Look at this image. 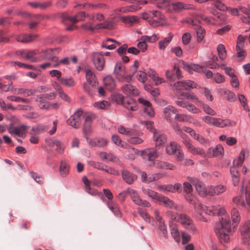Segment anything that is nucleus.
Here are the masks:
<instances>
[{
	"instance_id": "09e8293b",
	"label": "nucleus",
	"mask_w": 250,
	"mask_h": 250,
	"mask_svg": "<svg viewBox=\"0 0 250 250\" xmlns=\"http://www.w3.org/2000/svg\"><path fill=\"white\" fill-rule=\"evenodd\" d=\"M108 206L116 216L119 217H121L122 213L119 209V206L117 204L112 201H110L108 203Z\"/></svg>"
},
{
	"instance_id": "72a5a7b5",
	"label": "nucleus",
	"mask_w": 250,
	"mask_h": 250,
	"mask_svg": "<svg viewBox=\"0 0 250 250\" xmlns=\"http://www.w3.org/2000/svg\"><path fill=\"white\" fill-rule=\"evenodd\" d=\"M123 92L127 95L136 96L139 94L138 89L131 84H124L122 86Z\"/></svg>"
},
{
	"instance_id": "8fccbe9b",
	"label": "nucleus",
	"mask_w": 250,
	"mask_h": 250,
	"mask_svg": "<svg viewBox=\"0 0 250 250\" xmlns=\"http://www.w3.org/2000/svg\"><path fill=\"white\" fill-rule=\"evenodd\" d=\"M149 24L153 27L158 26H165L166 23L165 22V20H161L158 18H155L153 19H150L147 21Z\"/></svg>"
},
{
	"instance_id": "c9c22d12",
	"label": "nucleus",
	"mask_w": 250,
	"mask_h": 250,
	"mask_svg": "<svg viewBox=\"0 0 250 250\" xmlns=\"http://www.w3.org/2000/svg\"><path fill=\"white\" fill-rule=\"evenodd\" d=\"M149 166H155L158 168L161 169H167L170 170H174L176 168V166L170 163H168L166 162L157 161L154 162V165H148Z\"/></svg>"
},
{
	"instance_id": "3c124183",
	"label": "nucleus",
	"mask_w": 250,
	"mask_h": 250,
	"mask_svg": "<svg viewBox=\"0 0 250 250\" xmlns=\"http://www.w3.org/2000/svg\"><path fill=\"white\" fill-rule=\"evenodd\" d=\"M220 93L229 101H233L235 100L234 94L228 89H222L220 90Z\"/></svg>"
},
{
	"instance_id": "1a4fd4ad",
	"label": "nucleus",
	"mask_w": 250,
	"mask_h": 250,
	"mask_svg": "<svg viewBox=\"0 0 250 250\" xmlns=\"http://www.w3.org/2000/svg\"><path fill=\"white\" fill-rule=\"evenodd\" d=\"M141 155L144 160L150 162L149 165H154V160L158 157L159 153L156 148H148L143 150Z\"/></svg>"
},
{
	"instance_id": "5701e85b",
	"label": "nucleus",
	"mask_w": 250,
	"mask_h": 250,
	"mask_svg": "<svg viewBox=\"0 0 250 250\" xmlns=\"http://www.w3.org/2000/svg\"><path fill=\"white\" fill-rule=\"evenodd\" d=\"M84 123L83 127V131L87 134L91 131V124L93 120L96 118V115L93 114H84Z\"/></svg>"
},
{
	"instance_id": "13d9d810",
	"label": "nucleus",
	"mask_w": 250,
	"mask_h": 250,
	"mask_svg": "<svg viewBox=\"0 0 250 250\" xmlns=\"http://www.w3.org/2000/svg\"><path fill=\"white\" fill-rule=\"evenodd\" d=\"M142 191L145 194L147 195L152 199L157 200L159 196L157 192L147 188H143Z\"/></svg>"
},
{
	"instance_id": "f257e3e1",
	"label": "nucleus",
	"mask_w": 250,
	"mask_h": 250,
	"mask_svg": "<svg viewBox=\"0 0 250 250\" xmlns=\"http://www.w3.org/2000/svg\"><path fill=\"white\" fill-rule=\"evenodd\" d=\"M220 219V224L216 227L215 232L221 241L228 242L229 236L234 231L236 225L240 220V216L238 210L234 208L231 209V216L233 222L231 227V222L229 216L225 215Z\"/></svg>"
},
{
	"instance_id": "ea45409f",
	"label": "nucleus",
	"mask_w": 250,
	"mask_h": 250,
	"mask_svg": "<svg viewBox=\"0 0 250 250\" xmlns=\"http://www.w3.org/2000/svg\"><path fill=\"white\" fill-rule=\"evenodd\" d=\"M239 9L242 13L247 16V17L242 16L241 17L242 21L244 23L250 24V5H248L247 7L240 6Z\"/></svg>"
},
{
	"instance_id": "4c0bfd02",
	"label": "nucleus",
	"mask_w": 250,
	"mask_h": 250,
	"mask_svg": "<svg viewBox=\"0 0 250 250\" xmlns=\"http://www.w3.org/2000/svg\"><path fill=\"white\" fill-rule=\"evenodd\" d=\"M177 96L179 99H183V96H184L187 99L191 101L197 105L201 102L197 96L193 93L182 92L180 95H177Z\"/></svg>"
},
{
	"instance_id": "4be33fe9",
	"label": "nucleus",
	"mask_w": 250,
	"mask_h": 250,
	"mask_svg": "<svg viewBox=\"0 0 250 250\" xmlns=\"http://www.w3.org/2000/svg\"><path fill=\"white\" fill-rule=\"evenodd\" d=\"M236 123L234 122H231L229 119H222L221 118H214L212 125L223 128L226 126H232L235 125Z\"/></svg>"
},
{
	"instance_id": "c85d7f7f",
	"label": "nucleus",
	"mask_w": 250,
	"mask_h": 250,
	"mask_svg": "<svg viewBox=\"0 0 250 250\" xmlns=\"http://www.w3.org/2000/svg\"><path fill=\"white\" fill-rule=\"evenodd\" d=\"M139 103L144 106V111L149 117L154 115V112L151 107L150 103L142 98H139L138 100Z\"/></svg>"
},
{
	"instance_id": "6ab92c4d",
	"label": "nucleus",
	"mask_w": 250,
	"mask_h": 250,
	"mask_svg": "<svg viewBox=\"0 0 250 250\" xmlns=\"http://www.w3.org/2000/svg\"><path fill=\"white\" fill-rule=\"evenodd\" d=\"M85 17L84 12H80L75 17H70L66 14H63L62 15V19L63 22L69 21L71 23H75L80 21L83 20Z\"/></svg>"
},
{
	"instance_id": "412c9836",
	"label": "nucleus",
	"mask_w": 250,
	"mask_h": 250,
	"mask_svg": "<svg viewBox=\"0 0 250 250\" xmlns=\"http://www.w3.org/2000/svg\"><path fill=\"white\" fill-rule=\"evenodd\" d=\"M82 26L83 29H84L86 30H88L93 32L95 30L99 29H110L111 28V25L110 23L104 22L99 23L96 25L95 26H93L92 24L90 22H89L83 24L82 25Z\"/></svg>"
},
{
	"instance_id": "e433bc0d",
	"label": "nucleus",
	"mask_w": 250,
	"mask_h": 250,
	"mask_svg": "<svg viewBox=\"0 0 250 250\" xmlns=\"http://www.w3.org/2000/svg\"><path fill=\"white\" fill-rule=\"evenodd\" d=\"M37 37V35L34 34H23L17 36L15 39L19 42L27 43L34 41Z\"/></svg>"
},
{
	"instance_id": "37998d69",
	"label": "nucleus",
	"mask_w": 250,
	"mask_h": 250,
	"mask_svg": "<svg viewBox=\"0 0 250 250\" xmlns=\"http://www.w3.org/2000/svg\"><path fill=\"white\" fill-rule=\"evenodd\" d=\"M181 148L180 146L175 142H171L166 147V152L168 155H173Z\"/></svg>"
},
{
	"instance_id": "052dcab7",
	"label": "nucleus",
	"mask_w": 250,
	"mask_h": 250,
	"mask_svg": "<svg viewBox=\"0 0 250 250\" xmlns=\"http://www.w3.org/2000/svg\"><path fill=\"white\" fill-rule=\"evenodd\" d=\"M211 1L214 2V6L219 10L226 11L228 9L227 6L222 2V0H213Z\"/></svg>"
},
{
	"instance_id": "f3484780",
	"label": "nucleus",
	"mask_w": 250,
	"mask_h": 250,
	"mask_svg": "<svg viewBox=\"0 0 250 250\" xmlns=\"http://www.w3.org/2000/svg\"><path fill=\"white\" fill-rule=\"evenodd\" d=\"M156 200L159 202L160 205L164 206L165 208L177 210V205L167 197L159 195Z\"/></svg>"
},
{
	"instance_id": "a211bd4d",
	"label": "nucleus",
	"mask_w": 250,
	"mask_h": 250,
	"mask_svg": "<svg viewBox=\"0 0 250 250\" xmlns=\"http://www.w3.org/2000/svg\"><path fill=\"white\" fill-rule=\"evenodd\" d=\"M180 66L188 71L189 73H192L193 71L201 73L204 71V67L195 64H188L186 62L181 61L179 62Z\"/></svg>"
},
{
	"instance_id": "e2e57ef3",
	"label": "nucleus",
	"mask_w": 250,
	"mask_h": 250,
	"mask_svg": "<svg viewBox=\"0 0 250 250\" xmlns=\"http://www.w3.org/2000/svg\"><path fill=\"white\" fill-rule=\"evenodd\" d=\"M237 57L239 61H243L247 55V52L243 49V47L236 48Z\"/></svg>"
},
{
	"instance_id": "58836bf2",
	"label": "nucleus",
	"mask_w": 250,
	"mask_h": 250,
	"mask_svg": "<svg viewBox=\"0 0 250 250\" xmlns=\"http://www.w3.org/2000/svg\"><path fill=\"white\" fill-rule=\"evenodd\" d=\"M42 57V59H47L54 62H57L58 60V57L54 56L53 51L52 49L43 51Z\"/></svg>"
},
{
	"instance_id": "5fc2aeb1",
	"label": "nucleus",
	"mask_w": 250,
	"mask_h": 250,
	"mask_svg": "<svg viewBox=\"0 0 250 250\" xmlns=\"http://www.w3.org/2000/svg\"><path fill=\"white\" fill-rule=\"evenodd\" d=\"M170 227L172 236L176 242H179L180 240V235L177 227L175 225H172Z\"/></svg>"
},
{
	"instance_id": "9b49d317",
	"label": "nucleus",
	"mask_w": 250,
	"mask_h": 250,
	"mask_svg": "<svg viewBox=\"0 0 250 250\" xmlns=\"http://www.w3.org/2000/svg\"><path fill=\"white\" fill-rule=\"evenodd\" d=\"M127 192L133 202L136 205L145 207H150V204L148 201L141 199L138 193L135 190L128 188L127 189Z\"/></svg>"
},
{
	"instance_id": "69168bd1",
	"label": "nucleus",
	"mask_w": 250,
	"mask_h": 250,
	"mask_svg": "<svg viewBox=\"0 0 250 250\" xmlns=\"http://www.w3.org/2000/svg\"><path fill=\"white\" fill-rule=\"evenodd\" d=\"M159 39L158 34H153L151 36H143L141 37V40L145 41L146 42H154Z\"/></svg>"
},
{
	"instance_id": "f03ea898",
	"label": "nucleus",
	"mask_w": 250,
	"mask_h": 250,
	"mask_svg": "<svg viewBox=\"0 0 250 250\" xmlns=\"http://www.w3.org/2000/svg\"><path fill=\"white\" fill-rule=\"evenodd\" d=\"M178 135L182 139V142L185 146L188 151L193 155H199L202 157H205V152L203 148L195 147L191 143L190 139L182 131H179Z\"/></svg>"
},
{
	"instance_id": "f704fd0d",
	"label": "nucleus",
	"mask_w": 250,
	"mask_h": 250,
	"mask_svg": "<svg viewBox=\"0 0 250 250\" xmlns=\"http://www.w3.org/2000/svg\"><path fill=\"white\" fill-rule=\"evenodd\" d=\"M87 142L89 145L91 146L104 147L107 144V141L101 138H96L94 139L87 140Z\"/></svg>"
},
{
	"instance_id": "6e6d98bb",
	"label": "nucleus",
	"mask_w": 250,
	"mask_h": 250,
	"mask_svg": "<svg viewBox=\"0 0 250 250\" xmlns=\"http://www.w3.org/2000/svg\"><path fill=\"white\" fill-rule=\"evenodd\" d=\"M112 140L113 142L116 145L120 147L125 148H128L129 146L125 144L122 142L121 138L116 135H113L112 136Z\"/></svg>"
},
{
	"instance_id": "a878e982",
	"label": "nucleus",
	"mask_w": 250,
	"mask_h": 250,
	"mask_svg": "<svg viewBox=\"0 0 250 250\" xmlns=\"http://www.w3.org/2000/svg\"><path fill=\"white\" fill-rule=\"evenodd\" d=\"M29 126L24 125H20L10 129L9 131L12 134H15L21 138H25L26 136V130Z\"/></svg>"
},
{
	"instance_id": "7c9ffc66",
	"label": "nucleus",
	"mask_w": 250,
	"mask_h": 250,
	"mask_svg": "<svg viewBox=\"0 0 250 250\" xmlns=\"http://www.w3.org/2000/svg\"><path fill=\"white\" fill-rule=\"evenodd\" d=\"M177 112V110L174 106L168 105L165 107L163 110V116L168 121L172 120L173 116Z\"/></svg>"
},
{
	"instance_id": "aec40b11",
	"label": "nucleus",
	"mask_w": 250,
	"mask_h": 250,
	"mask_svg": "<svg viewBox=\"0 0 250 250\" xmlns=\"http://www.w3.org/2000/svg\"><path fill=\"white\" fill-rule=\"evenodd\" d=\"M224 154V148L221 145H217L215 147L209 148L205 153V158L208 156L209 158L222 156Z\"/></svg>"
},
{
	"instance_id": "ddd939ff",
	"label": "nucleus",
	"mask_w": 250,
	"mask_h": 250,
	"mask_svg": "<svg viewBox=\"0 0 250 250\" xmlns=\"http://www.w3.org/2000/svg\"><path fill=\"white\" fill-rule=\"evenodd\" d=\"M92 61L98 70L102 71L104 69L105 64L104 54L99 52L93 53L92 54Z\"/></svg>"
},
{
	"instance_id": "dca6fc26",
	"label": "nucleus",
	"mask_w": 250,
	"mask_h": 250,
	"mask_svg": "<svg viewBox=\"0 0 250 250\" xmlns=\"http://www.w3.org/2000/svg\"><path fill=\"white\" fill-rule=\"evenodd\" d=\"M154 215L155 220L159 223V229L160 230V233H161L162 236L165 238H167V227L164 223V221L162 218V217L160 215L159 211L155 209L154 211Z\"/></svg>"
},
{
	"instance_id": "338daca9",
	"label": "nucleus",
	"mask_w": 250,
	"mask_h": 250,
	"mask_svg": "<svg viewBox=\"0 0 250 250\" xmlns=\"http://www.w3.org/2000/svg\"><path fill=\"white\" fill-rule=\"evenodd\" d=\"M109 105V103L107 101H103L96 102L93 104V106L98 109H104Z\"/></svg>"
},
{
	"instance_id": "39448f33",
	"label": "nucleus",
	"mask_w": 250,
	"mask_h": 250,
	"mask_svg": "<svg viewBox=\"0 0 250 250\" xmlns=\"http://www.w3.org/2000/svg\"><path fill=\"white\" fill-rule=\"evenodd\" d=\"M85 72L86 82L84 83L83 88L88 94L92 95L93 91L91 87H96L98 84V82L95 74L91 69H86Z\"/></svg>"
},
{
	"instance_id": "2f4dec72",
	"label": "nucleus",
	"mask_w": 250,
	"mask_h": 250,
	"mask_svg": "<svg viewBox=\"0 0 250 250\" xmlns=\"http://www.w3.org/2000/svg\"><path fill=\"white\" fill-rule=\"evenodd\" d=\"M119 98L122 101V104L126 108L132 111H136L138 109L136 103L133 99H128L126 100H124L122 95H120Z\"/></svg>"
},
{
	"instance_id": "a18cd8bd",
	"label": "nucleus",
	"mask_w": 250,
	"mask_h": 250,
	"mask_svg": "<svg viewBox=\"0 0 250 250\" xmlns=\"http://www.w3.org/2000/svg\"><path fill=\"white\" fill-rule=\"evenodd\" d=\"M13 92H14L15 94H21L25 96H29L34 94L36 92V90L21 88L14 89L13 90Z\"/></svg>"
},
{
	"instance_id": "393cba45",
	"label": "nucleus",
	"mask_w": 250,
	"mask_h": 250,
	"mask_svg": "<svg viewBox=\"0 0 250 250\" xmlns=\"http://www.w3.org/2000/svg\"><path fill=\"white\" fill-rule=\"evenodd\" d=\"M158 188L163 192L174 193L177 191H181L182 185L180 183H176L174 185H160Z\"/></svg>"
},
{
	"instance_id": "20e7f679",
	"label": "nucleus",
	"mask_w": 250,
	"mask_h": 250,
	"mask_svg": "<svg viewBox=\"0 0 250 250\" xmlns=\"http://www.w3.org/2000/svg\"><path fill=\"white\" fill-rule=\"evenodd\" d=\"M195 209L200 214L203 212H205L208 215H214L218 214V215H224L226 213V211L224 208L220 206H209L207 207L202 204H198L195 206Z\"/></svg>"
},
{
	"instance_id": "774afa93",
	"label": "nucleus",
	"mask_w": 250,
	"mask_h": 250,
	"mask_svg": "<svg viewBox=\"0 0 250 250\" xmlns=\"http://www.w3.org/2000/svg\"><path fill=\"white\" fill-rule=\"evenodd\" d=\"M137 80L142 83H145L147 80L146 74L142 71H138L136 73Z\"/></svg>"
},
{
	"instance_id": "4468645a",
	"label": "nucleus",
	"mask_w": 250,
	"mask_h": 250,
	"mask_svg": "<svg viewBox=\"0 0 250 250\" xmlns=\"http://www.w3.org/2000/svg\"><path fill=\"white\" fill-rule=\"evenodd\" d=\"M189 24H192L194 26V29L196 30L197 35V42H201L204 39L206 33L205 29L197 24L198 21L189 19L187 21Z\"/></svg>"
},
{
	"instance_id": "423d86ee",
	"label": "nucleus",
	"mask_w": 250,
	"mask_h": 250,
	"mask_svg": "<svg viewBox=\"0 0 250 250\" xmlns=\"http://www.w3.org/2000/svg\"><path fill=\"white\" fill-rule=\"evenodd\" d=\"M114 73L117 79L122 82L130 83L133 76L132 75H126L125 67L121 62H118L116 64Z\"/></svg>"
},
{
	"instance_id": "b1692460",
	"label": "nucleus",
	"mask_w": 250,
	"mask_h": 250,
	"mask_svg": "<svg viewBox=\"0 0 250 250\" xmlns=\"http://www.w3.org/2000/svg\"><path fill=\"white\" fill-rule=\"evenodd\" d=\"M153 139L156 142V146H160L167 142V137L162 131L154 129Z\"/></svg>"
},
{
	"instance_id": "603ef678",
	"label": "nucleus",
	"mask_w": 250,
	"mask_h": 250,
	"mask_svg": "<svg viewBox=\"0 0 250 250\" xmlns=\"http://www.w3.org/2000/svg\"><path fill=\"white\" fill-rule=\"evenodd\" d=\"M198 106H201L203 111L207 114L214 116L216 114V112L213 110L208 104L203 103L201 101L199 104H198Z\"/></svg>"
},
{
	"instance_id": "49530a36",
	"label": "nucleus",
	"mask_w": 250,
	"mask_h": 250,
	"mask_svg": "<svg viewBox=\"0 0 250 250\" xmlns=\"http://www.w3.org/2000/svg\"><path fill=\"white\" fill-rule=\"evenodd\" d=\"M147 74L153 80L156 85L160 84L164 82V80L158 77L156 72L151 69L147 70Z\"/></svg>"
},
{
	"instance_id": "680f3d73",
	"label": "nucleus",
	"mask_w": 250,
	"mask_h": 250,
	"mask_svg": "<svg viewBox=\"0 0 250 250\" xmlns=\"http://www.w3.org/2000/svg\"><path fill=\"white\" fill-rule=\"evenodd\" d=\"M56 97V95L54 93L51 92L48 94H44L42 95H41L40 96H38L37 101L42 102L44 99H48L50 100H53L55 99Z\"/></svg>"
},
{
	"instance_id": "0e129e2a",
	"label": "nucleus",
	"mask_w": 250,
	"mask_h": 250,
	"mask_svg": "<svg viewBox=\"0 0 250 250\" xmlns=\"http://www.w3.org/2000/svg\"><path fill=\"white\" fill-rule=\"evenodd\" d=\"M173 8L175 10H181L182 9H188L190 8V5L185 4L182 2H178L173 4Z\"/></svg>"
},
{
	"instance_id": "f8f14e48",
	"label": "nucleus",
	"mask_w": 250,
	"mask_h": 250,
	"mask_svg": "<svg viewBox=\"0 0 250 250\" xmlns=\"http://www.w3.org/2000/svg\"><path fill=\"white\" fill-rule=\"evenodd\" d=\"M189 181L195 187L196 190L200 196L205 197L208 195H209L208 193V187H206L204 184L196 178H190Z\"/></svg>"
},
{
	"instance_id": "473e14b6",
	"label": "nucleus",
	"mask_w": 250,
	"mask_h": 250,
	"mask_svg": "<svg viewBox=\"0 0 250 250\" xmlns=\"http://www.w3.org/2000/svg\"><path fill=\"white\" fill-rule=\"evenodd\" d=\"M122 177L124 180L129 185L132 184L137 178L136 175L126 170L122 171Z\"/></svg>"
},
{
	"instance_id": "79ce46f5",
	"label": "nucleus",
	"mask_w": 250,
	"mask_h": 250,
	"mask_svg": "<svg viewBox=\"0 0 250 250\" xmlns=\"http://www.w3.org/2000/svg\"><path fill=\"white\" fill-rule=\"evenodd\" d=\"M60 174L62 177H66L69 173V167L65 161L62 160L59 167Z\"/></svg>"
},
{
	"instance_id": "4d7b16f0",
	"label": "nucleus",
	"mask_w": 250,
	"mask_h": 250,
	"mask_svg": "<svg viewBox=\"0 0 250 250\" xmlns=\"http://www.w3.org/2000/svg\"><path fill=\"white\" fill-rule=\"evenodd\" d=\"M217 50L219 58L222 60L225 59L227 57V51L225 46L222 44H219L217 47Z\"/></svg>"
},
{
	"instance_id": "0eeeda50",
	"label": "nucleus",
	"mask_w": 250,
	"mask_h": 250,
	"mask_svg": "<svg viewBox=\"0 0 250 250\" xmlns=\"http://www.w3.org/2000/svg\"><path fill=\"white\" fill-rule=\"evenodd\" d=\"M242 243L244 245H250V220L245 221L240 228Z\"/></svg>"
},
{
	"instance_id": "de8ad7c7",
	"label": "nucleus",
	"mask_w": 250,
	"mask_h": 250,
	"mask_svg": "<svg viewBox=\"0 0 250 250\" xmlns=\"http://www.w3.org/2000/svg\"><path fill=\"white\" fill-rule=\"evenodd\" d=\"M173 37V34L171 33H169L167 37L159 42L158 44L159 49L161 50L165 49L170 42Z\"/></svg>"
},
{
	"instance_id": "2eb2a0df",
	"label": "nucleus",
	"mask_w": 250,
	"mask_h": 250,
	"mask_svg": "<svg viewBox=\"0 0 250 250\" xmlns=\"http://www.w3.org/2000/svg\"><path fill=\"white\" fill-rule=\"evenodd\" d=\"M154 215L155 220L159 223V229L160 230V233H161L162 236L165 238H167V227L164 223V221L162 218V217L160 215L159 211L155 209L154 211Z\"/></svg>"
},
{
	"instance_id": "9d476101",
	"label": "nucleus",
	"mask_w": 250,
	"mask_h": 250,
	"mask_svg": "<svg viewBox=\"0 0 250 250\" xmlns=\"http://www.w3.org/2000/svg\"><path fill=\"white\" fill-rule=\"evenodd\" d=\"M84 115L83 111L78 110L67 120V123L75 128H78L81 125V117H84Z\"/></svg>"
},
{
	"instance_id": "c756f323",
	"label": "nucleus",
	"mask_w": 250,
	"mask_h": 250,
	"mask_svg": "<svg viewBox=\"0 0 250 250\" xmlns=\"http://www.w3.org/2000/svg\"><path fill=\"white\" fill-rule=\"evenodd\" d=\"M166 76L170 81L174 80L175 77L178 79L182 77L179 67L175 65L172 69H169L167 71Z\"/></svg>"
},
{
	"instance_id": "6e6552de",
	"label": "nucleus",
	"mask_w": 250,
	"mask_h": 250,
	"mask_svg": "<svg viewBox=\"0 0 250 250\" xmlns=\"http://www.w3.org/2000/svg\"><path fill=\"white\" fill-rule=\"evenodd\" d=\"M196 87V84L190 80L178 81L175 83L172 87L174 91H180L181 90H188L190 88Z\"/></svg>"
},
{
	"instance_id": "bb28decb",
	"label": "nucleus",
	"mask_w": 250,
	"mask_h": 250,
	"mask_svg": "<svg viewBox=\"0 0 250 250\" xmlns=\"http://www.w3.org/2000/svg\"><path fill=\"white\" fill-rule=\"evenodd\" d=\"M227 190V187L222 185L216 186H208V193L210 196L218 195L224 193Z\"/></svg>"
},
{
	"instance_id": "bf43d9fd",
	"label": "nucleus",
	"mask_w": 250,
	"mask_h": 250,
	"mask_svg": "<svg viewBox=\"0 0 250 250\" xmlns=\"http://www.w3.org/2000/svg\"><path fill=\"white\" fill-rule=\"evenodd\" d=\"M113 42L117 43V42L112 39H107L105 42H103L102 46L104 48H105L109 50L113 49L116 48V46L114 44L110 43Z\"/></svg>"
},
{
	"instance_id": "7ed1b4c3",
	"label": "nucleus",
	"mask_w": 250,
	"mask_h": 250,
	"mask_svg": "<svg viewBox=\"0 0 250 250\" xmlns=\"http://www.w3.org/2000/svg\"><path fill=\"white\" fill-rule=\"evenodd\" d=\"M167 214L171 217V219L180 222L187 229L193 231L195 227L191 219L185 214H177L172 211H167Z\"/></svg>"
},
{
	"instance_id": "c03bdc74",
	"label": "nucleus",
	"mask_w": 250,
	"mask_h": 250,
	"mask_svg": "<svg viewBox=\"0 0 250 250\" xmlns=\"http://www.w3.org/2000/svg\"><path fill=\"white\" fill-rule=\"evenodd\" d=\"M104 85L109 91H113L115 88V83L114 79L110 76H107L104 79Z\"/></svg>"
},
{
	"instance_id": "a19ab883",
	"label": "nucleus",
	"mask_w": 250,
	"mask_h": 250,
	"mask_svg": "<svg viewBox=\"0 0 250 250\" xmlns=\"http://www.w3.org/2000/svg\"><path fill=\"white\" fill-rule=\"evenodd\" d=\"M48 129V127L42 125H38L33 126L32 129L28 132L30 135H39L41 134Z\"/></svg>"
},
{
	"instance_id": "864d4df0",
	"label": "nucleus",
	"mask_w": 250,
	"mask_h": 250,
	"mask_svg": "<svg viewBox=\"0 0 250 250\" xmlns=\"http://www.w3.org/2000/svg\"><path fill=\"white\" fill-rule=\"evenodd\" d=\"M39 53V50H32L26 51L25 60H29L32 62H37L38 61V59L35 57V55Z\"/></svg>"
},
{
	"instance_id": "cd10ccee",
	"label": "nucleus",
	"mask_w": 250,
	"mask_h": 250,
	"mask_svg": "<svg viewBox=\"0 0 250 250\" xmlns=\"http://www.w3.org/2000/svg\"><path fill=\"white\" fill-rule=\"evenodd\" d=\"M158 18L161 20H165V17L160 11L156 10L150 11L148 13H144L142 15V18L148 21L150 19Z\"/></svg>"
}]
</instances>
